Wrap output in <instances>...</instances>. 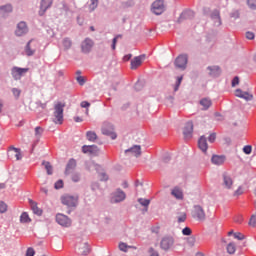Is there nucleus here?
Masks as SVG:
<instances>
[{"label":"nucleus","mask_w":256,"mask_h":256,"mask_svg":"<svg viewBox=\"0 0 256 256\" xmlns=\"http://www.w3.org/2000/svg\"><path fill=\"white\" fill-rule=\"evenodd\" d=\"M42 134H43V128L36 127L35 128V135H36V137H41Z\"/></svg>","instance_id":"obj_53"},{"label":"nucleus","mask_w":256,"mask_h":256,"mask_svg":"<svg viewBox=\"0 0 256 256\" xmlns=\"http://www.w3.org/2000/svg\"><path fill=\"white\" fill-rule=\"evenodd\" d=\"M183 133L186 137H189L193 133V122H188L184 127Z\"/></svg>","instance_id":"obj_28"},{"label":"nucleus","mask_w":256,"mask_h":256,"mask_svg":"<svg viewBox=\"0 0 256 256\" xmlns=\"http://www.w3.org/2000/svg\"><path fill=\"white\" fill-rule=\"evenodd\" d=\"M89 253H91V248L87 242L78 245V255L87 256Z\"/></svg>","instance_id":"obj_14"},{"label":"nucleus","mask_w":256,"mask_h":256,"mask_svg":"<svg viewBox=\"0 0 256 256\" xmlns=\"http://www.w3.org/2000/svg\"><path fill=\"white\" fill-rule=\"evenodd\" d=\"M34 53H35V50H31V41H29L26 46V55L28 57H31V55H33Z\"/></svg>","instance_id":"obj_38"},{"label":"nucleus","mask_w":256,"mask_h":256,"mask_svg":"<svg viewBox=\"0 0 256 256\" xmlns=\"http://www.w3.org/2000/svg\"><path fill=\"white\" fill-rule=\"evenodd\" d=\"M226 251L227 253H229V255H235V251H237V246L235 245V243L230 242L226 247Z\"/></svg>","instance_id":"obj_30"},{"label":"nucleus","mask_w":256,"mask_h":256,"mask_svg":"<svg viewBox=\"0 0 256 256\" xmlns=\"http://www.w3.org/2000/svg\"><path fill=\"white\" fill-rule=\"evenodd\" d=\"M55 189H63V180H58L55 183Z\"/></svg>","instance_id":"obj_57"},{"label":"nucleus","mask_w":256,"mask_h":256,"mask_svg":"<svg viewBox=\"0 0 256 256\" xmlns=\"http://www.w3.org/2000/svg\"><path fill=\"white\" fill-rule=\"evenodd\" d=\"M29 203H30V206H31V209H32L33 213L35 215H38L39 217H41V215H43V210H41L39 208V206H37V202H35L33 200H30Z\"/></svg>","instance_id":"obj_24"},{"label":"nucleus","mask_w":256,"mask_h":256,"mask_svg":"<svg viewBox=\"0 0 256 256\" xmlns=\"http://www.w3.org/2000/svg\"><path fill=\"white\" fill-rule=\"evenodd\" d=\"M234 239H238V241H243V239H245V235H243L241 232H235Z\"/></svg>","instance_id":"obj_43"},{"label":"nucleus","mask_w":256,"mask_h":256,"mask_svg":"<svg viewBox=\"0 0 256 256\" xmlns=\"http://www.w3.org/2000/svg\"><path fill=\"white\" fill-rule=\"evenodd\" d=\"M0 213H7V205L3 201H0Z\"/></svg>","instance_id":"obj_44"},{"label":"nucleus","mask_w":256,"mask_h":256,"mask_svg":"<svg viewBox=\"0 0 256 256\" xmlns=\"http://www.w3.org/2000/svg\"><path fill=\"white\" fill-rule=\"evenodd\" d=\"M27 31H28L27 23L19 22L15 33H16L17 37H21V36L25 35V33H27Z\"/></svg>","instance_id":"obj_20"},{"label":"nucleus","mask_w":256,"mask_h":256,"mask_svg":"<svg viewBox=\"0 0 256 256\" xmlns=\"http://www.w3.org/2000/svg\"><path fill=\"white\" fill-rule=\"evenodd\" d=\"M192 217L194 219H197L198 221H205V210H203V207L200 205L194 206V209L192 211Z\"/></svg>","instance_id":"obj_7"},{"label":"nucleus","mask_w":256,"mask_h":256,"mask_svg":"<svg viewBox=\"0 0 256 256\" xmlns=\"http://www.w3.org/2000/svg\"><path fill=\"white\" fill-rule=\"evenodd\" d=\"M235 196H239V195H243V189L241 187H239L235 192H234Z\"/></svg>","instance_id":"obj_63"},{"label":"nucleus","mask_w":256,"mask_h":256,"mask_svg":"<svg viewBox=\"0 0 256 256\" xmlns=\"http://www.w3.org/2000/svg\"><path fill=\"white\" fill-rule=\"evenodd\" d=\"M125 192L121 189H118L116 192L112 193L111 203H121V201H125Z\"/></svg>","instance_id":"obj_9"},{"label":"nucleus","mask_w":256,"mask_h":256,"mask_svg":"<svg viewBox=\"0 0 256 256\" xmlns=\"http://www.w3.org/2000/svg\"><path fill=\"white\" fill-rule=\"evenodd\" d=\"M240 13H239V10H233L230 14V17H232V19H239L240 17Z\"/></svg>","instance_id":"obj_46"},{"label":"nucleus","mask_w":256,"mask_h":256,"mask_svg":"<svg viewBox=\"0 0 256 256\" xmlns=\"http://www.w3.org/2000/svg\"><path fill=\"white\" fill-rule=\"evenodd\" d=\"M208 69L210 71V75L213 77H217V75L221 73V68H219V66L208 67Z\"/></svg>","instance_id":"obj_31"},{"label":"nucleus","mask_w":256,"mask_h":256,"mask_svg":"<svg viewBox=\"0 0 256 256\" xmlns=\"http://www.w3.org/2000/svg\"><path fill=\"white\" fill-rule=\"evenodd\" d=\"M56 222L58 225H61V227H70L71 226V218L65 214H57L56 215Z\"/></svg>","instance_id":"obj_5"},{"label":"nucleus","mask_w":256,"mask_h":256,"mask_svg":"<svg viewBox=\"0 0 256 256\" xmlns=\"http://www.w3.org/2000/svg\"><path fill=\"white\" fill-rule=\"evenodd\" d=\"M80 106L83 108V109H89V107H91V103L87 102V101H82Z\"/></svg>","instance_id":"obj_55"},{"label":"nucleus","mask_w":256,"mask_h":256,"mask_svg":"<svg viewBox=\"0 0 256 256\" xmlns=\"http://www.w3.org/2000/svg\"><path fill=\"white\" fill-rule=\"evenodd\" d=\"M25 256H35V249L33 247L27 248Z\"/></svg>","instance_id":"obj_48"},{"label":"nucleus","mask_w":256,"mask_h":256,"mask_svg":"<svg viewBox=\"0 0 256 256\" xmlns=\"http://www.w3.org/2000/svg\"><path fill=\"white\" fill-rule=\"evenodd\" d=\"M65 109V103L57 102L54 105V112H53V122L56 123V125H62L63 124V111Z\"/></svg>","instance_id":"obj_1"},{"label":"nucleus","mask_w":256,"mask_h":256,"mask_svg":"<svg viewBox=\"0 0 256 256\" xmlns=\"http://www.w3.org/2000/svg\"><path fill=\"white\" fill-rule=\"evenodd\" d=\"M42 165H44L48 175H53V166H51V163L43 162Z\"/></svg>","instance_id":"obj_36"},{"label":"nucleus","mask_w":256,"mask_h":256,"mask_svg":"<svg viewBox=\"0 0 256 256\" xmlns=\"http://www.w3.org/2000/svg\"><path fill=\"white\" fill-rule=\"evenodd\" d=\"M143 61H145V55H140L131 60V69L135 70L138 67L143 65Z\"/></svg>","instance_id":"obj_17"},{"label":"nucleus","mask_w":256,"mask_h":256,"mask_svg":"<svg viewBox=\"0 0 256 256\" xmlns=\"http://www.w3.org/2000/svg\"><path fill=\"white\" fill-rule=\"evenodd\" d=\"M76 80L79 83V85H85V78L83 76H78Z\"/></svg>","instance_id":"obj_60"},{"label":"nucleus","mask_w":256,"mask_h":256,"mask_svg":"<svg viewBox=\"0 0 256 256\" xmlns=\"http://www.w3.org/2000/svg\"><path fill=\"white\" fill-rule=\"evenodd\" d=\"M86 137H87L88 141H92L93 142V141L97 140V134L95 132H93V131H88L86 133Z\"/></svg>","instance_id":"obj_35"},{"label":"nucleus","mask_w":256,"mask_h":256,"mask_svg":"<svg viewBox=\"0 0 256 256\" xmlns=\"http://www.w3.org/2000/svg\"><path fill=\"white\" fill-rule=\"evenodd\" d=\"M138 203H140V205H142V207H145V211H147V208L149 207V204L151 203V200L139 198Z\"/></svg>","instance_id":"obj_34"},{"label":"nucleus","mask_w":256,"mask_h":256,"mask_svg":"<svg viewBox=\"0 0 256 256\" xmlns=\"http://www.w3.org/2000/svg\"><path fill=\"white\" fill-rule=\"evenodd\" d=\"M81 180V175H79V173H72V181H74V183H77L78 181Z\"/></svg>","instance_id":"obj_47"},{"label":"nucleus","mask_w":256,"mask_h":256,"mask_svg":"<svg viewBox=\"0 0 256 256\" xmlns=\"http://www.w3.org/2000/svg\"><path fill=\"white\" fill-rule=\"evenodd\" d=\"M213 103L211 102V99L209 98H203L200 100V105L203 107L202 109L204 111H207V109H209V107H211Z\"/></svg>","instance_id":"obj_27"},{"label":"nucleus","mask_w":256,"mask_h":256,"mask_svg":"<svg viewBox=\"0 0 256 256\" xmlns=\"http://www.w3.org/2000/svg\"><path fill=\"white\" fill-rule=\"evenodd\" d=\"M71 45H72L71 40H69V39H67V38L63 40V46H64L66 49H70Z\"/></svg>","instance_id":"obj_50"},{"label":"nucleus","mask_w":256,"mask_h":256,"mask_svg":"<svg viewBox=\"0 0 256 256\" xmlns=\"http://www.w3.org/2000/svg\"><path fill=\"white\" fill-rule=\"evenodd\" d=\"M235 96L240 99H244L245 101H253V94L249 92H243L241 89H237L235 91Z\"/></svg>","instance_id":"obj_16"},{"label":"nucleus","mask_w":256,"mask_h":256,"mask_svg":"<svg viewBox=\"0 0 256 256\" xmlns=\"http://www.w3.org/2000/svg\"><path fill=\"white\" fill-rule=\"evenodd\" d=\"M215 139H217V135L215 133L210 134L208 141L209 143H215Z\"/></svg>","instance_id":"obj_56"},{"label":"nucleus","mask_w":256,"mask_h":256,"mask_svg":"<svg viewBox=\"0 0 256 256\" xmlns=\"http://www.w3.org/2000/svg\"><path fill=\"white\" fill-rule=\"evenodd\" d=\"M175 66L178 69H185L187 67V55H180L175 60Z\"/></svg>","instance_id":"obj_15"},{"label":"nucleus","mask_w":256,"mask_h":256,"mask_svg":"<svg viewBox=\"0 0 256 256\" xmlns=\"http://www.w3.org/2000/svg\"><path fill=\"white\" fill-rule=\"evenodd\" d=\"M246 39L253 40L255 39V33L253 32H246Z\"/></svg>","instance_id":"obj_58"},{"label":"nucleus","mask_w":256,"mask_h":256,"mask_svg":"<svg viewBox=\"0 0 256 256\" xmlns=\"http://www.w3.org/2000/svg\"><path fill=\"white\" fill-rule=\"evenodd\" d=\"M75 169H77V160L72 158L66 165L65 175H71L75 173Z\"/></svg>","instance_id":"obj_13"},{"label":"nucleus","mask_w":256,"mask_h":256,"mask_svg":"<svg viewBox=\"0 0 256 256\" xmlns=\"http://www.w3.org/2000/svg\"><path fill=\"white\" fill-rule=\"evenodd\" d=\"M13 11V6L11 4H7L5 6L0 7V12L5 15V13H11Z\"/></svg>","instance_id":"obj_32"},{"label":"nucleus","mask_w":256,"mask_h":256,"mask_svg":"<svg viewBox=\"0 0 256 256\" xmlns=\"http://www.w3.org/2000/svg\"><path fill=\"white\" fill-rule=\"evenodd\" d=\"M239 83V77H234V79L232 80V87H236V85Z\"/></svg>","instance_id":"obj_64"},{"label":"nucleus","mask_w":256,"mask_h":256,"mask_svg":"<svg viewBox=\"0 0 256 256\" xmlns=\"http://www.w3.org/2000/svg\"><path fill=\"white\" fill-rule=\"evenodd\" d=\"M77 200V197L71 195H65L61 198L63 205H67V207H75V205H77Z\"/></svg>","instance_id":"obj_10"},{"label":"nucleus","mask_w":256,"mask_h":256,"mask_svg":"<svg viewBox=\"0 0 256 256\" xmlns=\"http://www.w3.org/2000/svg\"><path fill=\"white\" fill-rule=\"evenodd\" d=\"M107 179H109V176H107V174L105 173L100 174V181H107Z\"/></svg>","instance_id":"obj_62"},{"label":"nucleus","mask_w":256,"mask_h":256,"mask_svg":"<svg viewBox=\"0 0 256 256\" xmlns=\"http://www.w3.org/2000/svg\"><path fill=\"white\" fill-rule=\"evenodd\" d=\"M192 231H191V228L189 227H185L183 230H182V234L183 235H191Z\"/></svg>","instance_id":"obj_59"},{"label":"nucleus","mask_w":256,"mask_h":256,"mask_svg":"<svg viewBox=\"0 0 256 256\" xmlns=\"http://www.w3.org/2000/svg\"><path fill=\"white\" fill-rule=\"evenodd\" d=\"M176 219L178 223H185L187 221V213L185 212H177Z\"/></svg>","instance_id":"obj_29"},{"label":"nucleus","mask_w":256,"mask_h":256,"mask_svg":"<svg viewBox=\"0 0 256 256\" xmlns=\"http://www.w3.org/2000/svg\"><path fill=\"white\" fill-rule=\"evenodd\" d=\"M121 38V35L116 36L112 41V49L115 50V47L117 45V39Z\"/></svg>","instance_id":"obj_61"},{"label":"nucleus","mask_w":256,"mask_h":256,"mask_svg":"<svg viewBox=\"0 0 256 256\" xmlns=\"http://www.w3.org/2000/svg\"><path fill=\"white\" fill-rule=\"evenodd\" d=\"M82 51L83 53H89V51H91V49L93 48V40L87 38L82 42Z\"/></svg>","instance_id":"obj_22"},{"label":"nucleus","mask_w":256,"mask_h":256,"mask_svg":"<svg viewBox=\"0 0 256 256\" xmlns=\"http://www.w3.org/2000/svg\"><path fill=\"white\" fill-rule=\"evenodd\" d=\"M8 157L14 161H21V159H23L21 149L11 146L8 150Z\"/></svg>","instance_id":"obj_6"},{"label":"nucleus","mask_w":256,"mask_h":256,"mask_svg":"<svg viewBox=\"0 0 256 256\" xmlns=\"http://www.w3.org/2000/svg\"><path fill=\"white\" fill-rule=\"evenodd\" d=\"M198 147L203 153H207V149H209V146L207 144V138H205V136H201L198 140Z\"/></svg>","instance_id":"obj_23"},{"label":"nucleus","mask_w":256,"mask_h":256,"mask_svg":"<svg viewBox=\"0 0 256 256\" xmlns=\"http://www.w3.org/2000/svg\"><path fill=\"white\" fill-rule=\"evenodd\" d=\"M171 195L180 201H183L185 195L183 194V188L176 186L171 190Z\"/></svg>","instance_id":"obj_19"},{"label":"nucleus","mask_w":256,"mask_h":256,"mask_svg":"<svg viewBox=\"0 0 256 256\" xmlns=\"http://www.w3.org/2000/svg\"><path fill=\"white\" fill-rule=\"evenodd\" d=\"M222 187L224 189H233V178L228 173L222 174Z\"/></svg>","instance_id":"obj_11"},{"label":"nucleus","mask_w":256,"mask_h":256,"mask_svg":"<svg viewBox=\"0 0 256 256\" xmlns=\"http://www.w3.org/2000/svg\"><path fill=\"white\" fill-rule=\"evenodd\" d=\"M82 152L88 155H97L99 153V148L96 145L82 147Z\"/></svg>","instance_id":"obj_18"},{"label":"nucleus","mask_w":256,"mask_h":256,"mask_svg":"<svg viewBox=\"0 0 256 256\" xmlns=\"http://www.w3.org/2000/svg\"><path fill=\"white\" fill-rule=\"evenodd\" d=\"M20 222L22 223H31V218L27 212H23L20 216Z\"/></svg>","instance_id":"obj_33"},{"label":"nucleus","mask_w":256,"mask_h":256,"mask_svg":"<svg viewBox=\"0 0 256 256\" xmlns=\"http://www.w3.org/2000/svg\"><path fill=\"white\" fill-rule=\"evenodd\" d=\"M247 5L252 11H256V0H247Z\"/></svg>","instance_id":"obj_39"},{"label":"nucleus","mask_w":256,"mask_h":256,"mask_svg":"<svg viewBox=\"0 0 256 256\" xmlns=\"http://www.w3.org/2000/svg\"><path fill=\"white\" fill-rule=\"evenodd\" d=\"M249 225L250 227H255L256 225V216L255 215H252L250 220H249Z\"/></svg>","instance_id":"obj_52"},{"label":"nucleus","mask_w":256,"mask_h":256,"mask_svg":"<svg viewBox=\"0 0 256 256\" xmlns=\"http://www.w3.org/2000/svg\"><path fill=\"white\" fill-rule=\"evenodd\" d=\"M183 81V76L177 78L176 85L174 87V91H179V87L181 86V82Z\"/></svg>","instance_id":"obj_42"},{"label":"nucleus","mask_w":256,"mask_h":256,"mask_svg":"<svg viewBox=\"0 0 256 256\" xmlns=\"http://www.w3.org/2000/svg\"><path fill=\"white\" fill-rule=\"evenodd\" d=\"M195 236H190L187 238V243L189 247H195Z\"/></svg>","instance_id":"obj_40"},{"label":"nucleus","mask_w":256,"mask_h":256,"mask_svg":"<svg viewBox=\"0 0 256 256\" xmlns=\"http://www.w3.org/2000/svg\"><path fill=\"white\" fill-rule=\"evenodd\" d=\"M175 245V239L171 236H164L160 241V247L163 251H169Z\"/></svg>","instance_id":"obj_4"},{"label":"nucleus","mask_w":256,"mask_h":256,"mask_svg":"<svg viewBox=\"0 0 256 256\" xmlns=\"http://www.w3.org/2000/svg\"><path fill=\"white\" fill-rule=\"evenodd\" d=\"M151 11L154 13V15H162L165 12V1H154L151 6Z\"/></svg>","instance_id":"obj_2"},{"label":"nucleus","mask_w":256,"mask_h":256,"mask_svg":"<svg viewBox=\"0 0 256 256\" xmlns=\"http://www.w3.org/2000/svg\"><path fill=\"white\" fill-rule=\"evenodd\" d=\"M99 6V0H91V3L89 5V11H95L97 7Z\"/></svg>","instance_id":"obj_37"},{"label":"nucleus","mask_w":256,"mask_h":256,"mask_svg":"<svg viewBox=\"0 0 256 256\" xmlns=\"http://www.w3.org/2000/svg\"><path fill=\"white\" fill-rule=\"evenodd\" d=\"M115 128H113L112 124L109 122H104L102 126L103 135H108L111 139H117V134L114 132Z\"/></svg>","instance_id":"obj_3"},{"label":"nucleus","mask_w":256,"mask_h":256,"mask_svg":"<svg viewBox=\"0 0 256 256\" xmlns=\"http://www.w3.org/2000/svg\"><path fill=\"white\" fill-rule=\"evenodd\" d=\"M213 165H223L225 163V156L214 155L211 158Z\"/></svg>","instance_id":"obj_26"},{"label":"nucleus","mask_w":256,"mask_h":256,"mask_svg":"<svg viewBox=\"0 0 256 256\" xmlns=\"http://www.w3.org/2000/svg\"><path fill=\"white\" fill-rule=\"evenodd\" d=\"M51 5H53V0H42L39 15H45V11H47Z\"/></svg>","instance_id":"obj_21"},{"label":"nucleus","mask_w":256,"mask_h":256,"mask_svg":"<svg viewBox=\"0 0 256 256\" xmlns=\"http://www.w3.org/2000/svg\"><path fill=\"white\" fill-rule=\"evenodd\" d=\"M125 154L129 157H141V146L134 145L130 149L125 150Z\"/></svg>","instance_id":"obj_12"},{"label":"nucleus","mask_w":256,"mask_h":256,"mask_svg":"<svg viewBox=\"0 0 256 256\" xmlns=\"http://www.w3.org/2000/svg\"><path fill=\"white\" fill-rule=\"evenodd\" d=\"M212 21L216 27H219L221 25V15L219 14V11L215 10L212 13Z\"/></svg>","instance_id":"obj_25"},{"label":"nucleus","mask_w":256,"mask_h":256,"mask_svg":"<svg viewBox=\"0 0 256 256\" xmlns=\"http://www.w3.org/2000/svg\"><path fill=\"white\" fill-rule=\"evenodd\" d=\"M149 256H159V252L153 248H149L148 250Z\"/></svg>","instance_id":"obj_54"},{"label":"nucleus","mask_w":256,"mask_h":256,"mask_svg":"<svg viewBox=\"0 0 256 256\" xmlns=\"http://www.w3.org/2000/svg\"><path fill=\"white\" fill-rule=\"evenodd\" d=\"M119 249H120V251H124V253H127V250L131 249V246H128L122 242L119 244Z\"/></svg>","instance_id":"obj_41"},{"label":"nucleus","mask_w":256,"mask_h":256,"mask_svg":"<svg viewBox=\"0 0 256 256\" xmlns=\"http://www.w3.org/2000/svg\"><path fill=\"white\" fill-rule=\"evenodd\" d=\"M243 222V215H236L234 217V223L241 224Z\"/></svg>","instance_id":"obj_51"},{"label":"nucleus","mask_w":256,"mask_h":256,"mask_svg":"<svg viewBox=\"0 0 256 256\" xmlns=\"http://www.w3.org/2000/svg\"><path fill=\"white\" fill-rule=\"evenodd\" d=\"M251 151H253V148L249 145L247 146H244L243 148V152L246 154V155H251Z\"/></svg>","instance_id":"obj_49"},{"label":"nucleus","mask_w":256,"mask_h":256,"mask_svg":"<svg viewBox=\"0 0 256 256\" xmlns=\"http://www.w3.org/2000/svg\"><path fill=\"white\" fill-rule=\"evenodd\" d=\"M12 93H13V95H14V97H15L16 99H18L19 97H21V90H20V89L13 88V89H12Z\"/></svg>","instance_id":"obj_45"},{"label":"nucleus","mask_w":256,"mask_h":256,"mask_svg":"<svg viewBox=\"0 0 256 256\" xmlns=\"http://www.w3.org/2000/svg\"><path fill=\"white\" fill-rule=\"evenodd\" d=\"M29 72V68H19V67H13L12 68V77L15 79V81H19L25 75V73Z\"/></svg>","instance_id":"obj_8"}]
</instances>
